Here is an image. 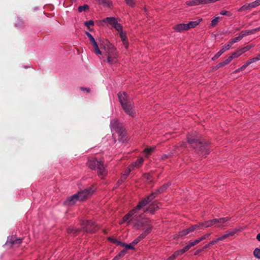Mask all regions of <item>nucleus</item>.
<instances>
[{"label": "nucleus", "mask_w": 260, "mask_h": 260, "mask_svg": "<svg viewBox=\"0 0 260 260\" xmlns=\"http://www.w3.org/2000/svg\"><path fill=\"white\" fill-rule=\"evenodd\" d=\"M174 28L177 31H181L183 30H188L187 24L184 23L177 24L174 27Z\"/></svg>", "instance_id": "nucleus-19"}, {"label": "nucleus", "mask_w": 260, "mask_h": 260, "mask_svg": "<svg viewBox=\"0 0 260 260\" xmlns=\"http://www.w3.org/2000/svg\"><path fill=\"white\" fill-rule=\"evenodd\" d=\"M219 241L218 240V238H216V239H215L212 241H211L209 243L211 245V246H212V245L214 244L215 243H216L217 242H218Z\"/></svg>", "instance_id": "nucleus-51"}, {"label": "nucleus", "mask_w": 260, "mask_h": 260, "mask_svg": "<svg viewBox=\"0 0 260 260\" xmlns=\"http://www.w3.org/2000/svg\"><path fill=\"white\" fill-rule=\"evenodd\" d=\"M100 53H95L103 61L110 66L116 64L118 62V54L116 48L109 41H103L100 46Z\"/></svg>", "instance_id": "nucleus-2"}, {"label": "nucleus", "mask_w": 260, "mask_h": 260, "mask_svg": "<svg viewBox=\"0 0 260 260\" xmlns=\"http://www.w3.org/2000/svg\"><path fill=\"white\" fill-rule=\"evenodd\" d=\"M242 230V229L235 228V229L229 230L227 231L226 232L228 234V237H229L230 236H233L236 233H237L239 231H241Z\"/></svg>", "instance_id": "nucleus-23"}, {"label": "nucleus", "mask_w": 260, "mask_h": 260, "mask_svg": "<svg viewBox=\"0 0 260 260\" xmlns=\"http://www.w3.org/2000/svg\"><path fill=\"white\" fill-rule=\"evenodd\" d=\"M103 22L108 23L112 27H114L118 34L123 43V45L126 49L128 48V41L126 36V31L123 29L122 25L118 23L117 20L114 17H107L103 20Z\"/></svg>", "instance_id": "nucleus-3"}, {"label": "nucleus", "mask_w": 260, "mask_h": 260, "mask_svg": "<svg viewBox=\"0 0 260 260\" xmlns=\"http://www.w3.org/2000/svg\"><path fill=\"white\" fill-rule=\"evenodd\" d=\"M202 19H198L195 21H190L187 24V29H190L191 28H194L198 25L200 24V23L202 21Z\"/></svg>", "instance_id": "nucleus-20"}, {"label": "nucleus", "mask_w": 260, "mask_h": 260, "mask_svg": "<svg viewBox=\"0 0 260 260\" xmlns=\"http://www.w3.org/2000/svg\"><path fill=\"white\" fill-rule=\"evenodd\" d=\"M253 255L257 258L260 259V246L254 250Z\"/></svg>", "instance_id": "nucleus-29"}, {"label": "nucleus", "mask_w": 260, "mask_h": 260, "mask_svg": "<svg viewBox=\"0 0 260 260\" xmlns=\"http://www.w3.org/2000/svg\"><path fill=\"white\" fill-rule=\"evenodd\" d=\"M257 61V58H256V57H253L249 60H248L245 64L244 66L247 68L249 65H250L251 63L255 62Z\"/></svg>", "instance_id": "nucleus-30"}, {"label": "nucleus", "mask_w": 260, "mask_h": 260, "mask_svg": "<svg viewBox=\"0 0 260 260\" xmlns=\"http://www.w3.org/2000/svg\"><path fill=\"white\" fill-rule=\"evenodd\" d=\"M144 179L148 182L151 181V177L149 174H146L144 175Z\"/></svg>", "instance_id": "nucleus-41"}, {"label": "nucleus", "mask_w": 260, "mask_h": 260, "mask_svg": "<svg viewBox=\"0 0 260 260\" xmlns=\"http://www.w3.org/2000/svg\"><path fill=\"white\" fill-rule=\"evenodd\" d=\"M257 240L260 242V233L258 234L256 236Z\"/></svg>", "instance_id": "nucleus-57"}, {"label": "nucleus", "mask_w": 260, "mask_h": 260, "mask_svg": "<svg viewBox=\"0 0 260 260\" xmlns=\"http://www.w3.org/2000/svg\"><path fill=\"white\" fill-rule=\"evenodd\" d=\"M118 96L125 112L127 115L134 117L136 111L132 99L124 91L119 92Z\"/></svg>", "instance_id": "nucleus-4"}, {"label": "nucleus", "mask_w": 260, "mask_h": 260, "mask_svg": "<svg viewBox=\"0 0 260 260\" xmlns=\"http://www.w3.org/2000/svg\"><path fill=\"white\" fill-rule=\"evenodd\" d=\"M230 62H229V60H228V59H226L225 60L217 64L216 66L214 68V69L217 70L218 69L222 68L228 64Z\"/></svg>", "instance_id": "nucleus-26"}, {"label": "nucleus", "mask_w": 260, "mask_h": 260, "mask_svg": "<svg viewBox=\"0 0 260 260\" xmlns=\"http://www.w3.org/2000/svg\"><path fill=\"white\" fill-rule=\"evenodd\" d=\"M231 48L230 44H226L224 45L222 48L212 58L213 60L217 59L222 53L230 49Z\"/></svg>", "instance_id": "nucleus-15"}, {"label": "nucleus", "mask_w": 260, "mask_h": 260, "mask_svg": "<svg viewBox=\"0 0 260 260\" xmlns=\"http://www.w3.org/2000/svg\"><path fill=\"white\" fill-rule=\"evenodd\" d=\"M216 219L214 218L209 220L205 221L204 222L205 228H210V227H216Z\"/></svg>", "instance_id": "nucleus-18"}, {"label": "nucleus", "mask_w": 260, "mask_h": 260, "mask_svg": "<svg viewBox=\"0 0 260 260\" xmlns=\"http://www.w3.org/2000/svg\"><path fill=\"white\" fill-rule=\"evenodd\" d=\"M143 158L142 157H140V158L138 159L136 162L133 163L132 164H134V170L136 168H139L143 164Z\"/></svg>", "instance_id": "nucleus-25"}, {"label": "nucleus", "mask_w": 260, "mask_h": 260, "mask_svg": "<svg viewBox=\"0 0 260 260\" xmlns=\"http://www.w3.org/2000/svg\"><path fill=\"white\" fill-rule=\"evenodd\" d=\"M242 54V52L241 51V49H239L236 51L235 52H234V53H233L232 55H233V57H234V58H237L241 55Z\"/></svg>", "instance_id": "nucleus-31"}, {"label": "nucleus", "mask_w": 260, "mask_h": 260, "mask_svg": "<svg viewBox=\"0 0 260 260\" xmlns=\"http://www.w3.org/2000/svg\"><path fill=\"white\" fill-rule=\"evenodd\" d=\"M188 229L189 230V233L192 232L197 230L194 225L189 227Z\"/></svg>", "instance_id": "nucleus-50"}, {"label": "nucleus", "mask_w": 260, "mask_h": 260, "mask_svg": "<svg viewBox=\"0 0 260 260\" xmlns=\"http://www.w3.org/2000/svg\"><path fill=\"white\" fill-rule=\"evenodd\" d=\"M258 0H256L250 3H246L240 8L238 10V12H243L247 10H250L251 9L254 8L259 6Z\"/></svg>", "instance_id": "nucleus-8"}, {"label": "nucleus", "mask_w": 260, "mask_h": 260, "mask_svg": "<svg viewBox=\"0 0 260 260\" xmlns=\"http://www.w3.org/2000/svg\"><path fill=\"white\" fill-rule=\"evenodd\" d=\"M189 233V232L187 228L186 229H185V230L181 231L179 234V236L180 237L185 236Z\"/></svg>", "instance_id": "nucleus-36"}, {"label": "nucleus", "mask_w": 260, "mask_h": 260, "mask_svg": "<svg viewBox=\"0 0 260 260\" xmlns=\"http://www.w3.org/2000/svg\"><path fill=\"white\" fill-rule=\"evenodd\" d=\"M234 58V57H233V55L232 54L231 55H230V56L228 57L227 59H228V60H229V62H230Z\"/></svg>", "instance_id": "nucleus-54"}, {"label": "nucleus", "mask_w": 260, "mask_h": 260, "mask_svg": "<svg viewBox=\"0 0 260 260\" xmlns=\"http://www.w3.org/2000/svg\"><path fill=\"white\" fill-rule=\"evenodd\" d=\"M192 246H193V245L192 244V243L190 242L185 247V249L187 251L188 250H189Z\"/></svg>", "instance_id": "nucleus-52"}, {"label": "nucleus", "mask_w": 260, "mask_h": 260, "mask_svg": "<svg viewBox=\"0 0 260 260\" xmlns=\"http://www.w3.org/2000/svg\"><path fill=\"white\" fill-rule=\"evenodd\" d=\"M83 91H86L87 92H89L90 90L88 88L81 87L80 88Z\"/></svg>", "instance_id": "nucleus-55"}, {"label": "nucleus", "mask_w": 260, "mask_h": 260, "mask_svg": "<svg viewBox=\"0 0 260 260\" xmlns=\"http://www.w3.org/2000/svg\"><path fill=\"white\" fill-rule=\"evenodd\" d=\"M111 131L117 133L119 135V140L124 142L127 140L126 133L123 129L121 125L116 119H113L111 122Z\"/></svg>", "instance_id": "nucleus-5"}, {"label": "nucleus", "mask_w": 260, "mask_h": 260, "mask_svg": "<svg viewBox=\"0 0 260 260\" xmlns=\"http://www.w3.org/2000/svg\"><path fill=\"white\" fill-rule=\"evenodd\" d=\"M126 3L129 6L133 7L135 5L134 0H125Z\"/></svg>", "instance_id": "nucleus-45"}, {"label": "nucleus", "mask_w": 260, "mask_h": 260, "mask_svg": "<svg viewBox=\"0 0 260 260\" xmlns=\"http://www.w3.org/2000/svg\"><path fill=\"white\" fill-rule=\"evenodd\" d=\"M125 250H123L120 252V253L118 254V257L119 258V257L123 256L125 254Z\"/></svg>", "instance_id": "nucleus-53"}, {"label": "nucleus", "mask_w": 260, "mask_h": 260, "mask_svg": "<svg viewBox=\"0 0 260 260\" xmlns=\"http://www.w3.org/2000/svg\"><path fill=\"white\" fill-rule=\"evenodd\" d=\"M134 170V164H131L125 171L122 175V178L125 179L129 175V173Z\"/></svg>", "instance_id": "nucleus-21"}, {"label": "nucleus", "mask_w": 260, "mask_h": 260, "mask_svg": "<svg viewBox=\"0 0 260 260\" xmlns=\"http://www.w3.org/2000/svg\"><path fill=\"white\" fill-rule=\"evenodd\" d=\"M253 47L251 45H247L245 47H244L243 48H240L241 51L242 52L243 54L247 51L249 50L252 47Z\"/></svg>", "instance_id": "nucleus-32"}, {"label": "nucleus", "mask_w": 260, "mask_h": 260, "mask_svg": "<svg viewBox=\"0 0 260 260\" xmlns=\"http://www.w3.org/2000/svg\"><path fill=\"white\" fill-rule=\"evenodd\" d=\"M155 196L154 193H152L147 197L146 198L142 200L140 203L137 206L135 209L131 211L128 214L124 216L122 220L119 222L120 224H122L123 222L129 221L132 219L131 217L134 215V217H137L138 214H141L145 212L148 211L151 213H153L155 209L158 208V203H153L151 204L148 208H145V206L150 202H151Z\"/></svg>", "instance_id": "nucleus-1"}, {"label": "nucleus", "mask_w": 260, "mask_h": 260, "mask_svg": "<svg viewBox=\"0 0 260 260\" xmlns=\"http://www.w3.org/2000/svg\"><path fill=\"white\" fill-rule=\"evenodd\" d=\"M188 142L191 144L195 143L198 145L197 148L199 153L202 157H205L209 153V149L207 145L203 144L198 140L194 139H188Z\"/></svg>", "instance_id": "nucleus-6"}, {"label": "nucleus", "mask_w": 260, "mask_h": 260, "mask_svg": "<svg viewBox=\"0 0 260 260\" xmlns=\"http://www.w3.org/2000/svg\"><path fill=\"white\" fill-rule=\"evenodd\" d=\"M256 58H257V61L260 60V54H258L257 56L256 57Z\"/></svg>", "instance_id": "nucleus-58"}, {"label": "nucleus", "mask_w": 260, "mask_h": 260, "mask_svg": "<svg viewBox=\"0 0 260 260\" xmlns=\"http://www.w3.org/2000/svg\"><path fill=\"white\" fill-rule=\"evenodd\" d=\"M109 239L111 240L112 242L116 243L117 245H120L123 247H125L126 249H134V245L133 244H132V243L129 244H126L125 243L119 242L114 239L109 238Z\"/></svg>", "instance_id": "nucleus-17"}, {"label": "nucleus", "mask_w": 260, "mask_h": 260, "mask_svg": "<svg viewBox=\"0 0 260 260\" xmlns=\"http://www.w3.org/2000/svg\"><path fill=\"white\" fill-rule=\"evenodd\" d=\"M211 246V245L210 243H208L207 244L205 245L204 247L203 248V249H206L207 248H208L209 247Z\"/></svg>", "instance_id": "nucleus-56"}, {"label": "nucleus", "mask_w": 260, "mask_h": 260, "mask_svg": "<svg viewBox=\"0 0 260 260\" xmlns=\"http://www.w3.org/2000/svg\"><path fill=\"white\" fill-rule=\"evenodd\" d=\"M188 229L189 230V233L192 232L197 230L194 225L189 227Z\"/></svg>", "instance_id": "nucleus-49"}, {"label": "nucleus", "mask_w": 260, "mask_h": 260, "mask_svg": "<svg viewBox=\"0 0 260 260\" xmlns=\"http://www.w3.org/2000/svg\"><path fill=\"white\" fill-rule=\"evenodd\" d=\"M194 225L197 230H204L205 228L204 222H200Z\"/></svg>", "instance_id": "nucleus-38"}, {"label": "nucleus", "mask_w": 260, "mask_h": 260, "mask_svg": "<svg viewBox=\"0 0 260 260\" xmlns=\"http://www.w3.org/2000/svg\"><path fill=\"white\" fill-rule=\"evenodd\" d=\"M211 233H207V234L204 235L203 236H202V237H200L199 239H201V241H202L203 240L209 238V237L211 235Z\"/></svg>", "instance_id": "nucleus-40"}, {"label": "nucleus", "mask_w": 260, "mask_h": 260, "mask_svg": "<svg viewBox=\"0 0 260 260\" xmlns=\"http://www.w3.org/2000/svg\"><path fill=\"white\" fill-rule=\"evenodd\" d=\"M257 30H260V27L259 28L253 29L252 30L249 31L247 33L243 34L239 36L238 37H235V38L233 39L232 40L229 41L228 44H230V47H231V46L233 44H234V43H235L237 42L238 41H240V40H241L244 36L248 35L249 33H253V31H255Z\"/></svg>", "instance_id": "nucleus-12"}, {"label": "nucleus", "mask_w": 260, "mask_h": 260, "mask_svg": "<svg viewBox=\"0 0 260 260\" xmlns=\"http://www.w3.org/2000/svg\"><path fill=\"white\" fill-rule=\"evenodd\" d=\"M228 237H229L228 236V234H227L226 232H225V233L224 235H223L221 236L220 237H218V240L219 241H222V240H224L225 239H226V238H227Z\"/></svg>", "instance_id": "nucleus-42"}, {"label": "nucleus", "mask_w": 260, "mask_h": 260, "mask_svg": "<svg viewBox=\"0 0 260 260\" xmlns=\"http://www.w3.org/2000/svg\"><path fill=\"white\" fill-rule=\"evenodd\" d=\"M202 250H203V249H199V250H197V253L200 252Z\"/></svg>", "instance_id": "nucleus-60"}, {"label": "nucleus", "mask_w": 260, "mask_h": 260, "mask_svg": "<svg viewBox=\"0 0 260 260\" xmlns=\"http://www.w3.org/2000/svg\"><path fill=\"white\" fill-rule=\"evenodd\" d=\"M154 147L146 148L144 150V154L145 156L148 157L154 151Z\"/></svg>", "instance_id": "nucleus-24"}, {"label": "nucleus", "mask_w": 260, "mask_h": 260, "mask_svg": "<svg viewBox=\"0 0 260 260\" xmlns=\"http://www.w3.org/2000/svg\"><path fill=\"white\" fill-rule=\"evenodd\" d=\"M201 242V239L199 238L196 239L194 241H192V242H191L192 243V244H193V246L197 245V244H198L199 243H200Z\"/></svg>", "instance_id": "nucleus-47"}, {"label": "nucleus", "mask_w": 260, "mask_h": 260, "mask_svg": "<svg viewBox=\"0 0 260 260\" xmlns=\"http://www.w3.org/2000/svg\"><path fill=\"white\" fill-rule=\"evenodd\" d=\"M88 6L86 5H85L83 6H80L78 8V11L80 12H82V11H85L86 9H88Z\"/></svg>", "instance_id": "nucleus-39"}, {"label": "nucleus", "mask_w": 260, "mask_h": 260, "mask_svg": "<svg viewBox=\"0 0 260 260\" xmlns=\"http://www.w3.org/2000/svg\"><path fill=\"white\" fill-rule=\"evenodd\" d=\"M96 188L94 185H92L88 188L79 191L77 193L80 201H83L90 197L96 190Z\"/></svg>", "instance_id": "nucleus-7"}, {"label": "nucleus", "mask_w": 260, "mask_h": 260, "mask_svg": "<svg viewBox=\"0 0 260 260\" xmlns=\"http://www.w3.org/2000/svg\"><path fill=\"white\" fill-rule=\"evenodd\" d=\"M201 242V239L199 238L196 239L194 241H192V242H191L192 243V244H193V246L197 245V244H198L199 243H200Z\"/></svg>", "instance_id": "nucleus-48"}, {"label": "nucleus", "mask_w": 260, "mask_h": 260, "mask_svg": "<svg viewBox=\"0 0 260 260\" xmlns=\"http://www.w3.org/2000/svg\"><path fill=\"white\" fill-rule=\"evenodd\" d=\"M98 176L101 178H104L107 174V171L106 170L105 165L102 162L100 165L97 167Z\"/></svg>", "instance_id": "nucleus-11"}, {"label": "nucleus", "mask_w": 260, "mask_h": 260, "mask_svg": "<svg viewBox=\"0 0 260 260\" xmlns=\"http://www.w3.org/2000/svg\"><path fill=\"white\" fill-rule=\"evenodd\" d=\"M258 3H259V4L260 5V0H258Z\"/></svg>", "instance_id": "nucleus-62"}, {"label": "nucleus", "mask_w": 260, "mask_h": 260, "mask_svg": "<svg viewBox=\"0 0 260 260\" xmlns=\"http://www.w3.org/2000/svg\"><path fill=\"white\" fill-rule=\"evenodd\" d=\"M199 3L200 5H205L211 3H213L212 0H199Z\"/></svg>", "instance_id": "nucleus-35"}, {"label": "nucleus", "mask_w": 260, "mask_h": 260, "mask_svg": "<svg viewBox=\"0 0 260 260\" xmlns=\"http://www.w3.org/2000/svg\"><path fill=\"white\" fill-rule=\"evenodd\" d=\"M220 19L219 17H215L211 22V26L214 27L217 24L218 21Z\"/></svg>", "instance_id": "nucleus-33"}, {"label": "nucleus", "mask_w": 260, "mask_h": 260, "mask_svg": "<svg viewBox=\"0 0 260 260\" xmlns=\"http://www.w3.org/2000/svg\"><path fill=\"white\" fill-rule=\"evenodd\" d=\"M80 201L78 194H75L69 198L66 201V203L68 205L71 206L74 205L76 202Z\"/></svg>", "instance_id": "nucleus-16"}, {"label": "nucleus", "mask_w": 260, "mask_h": 260, "mask_svg": "<svg viewBox=\"0 0 260 260\" xmlns=\"http://www.w3.org/2000/svg\"><path fill=\"white\" fill-rule=\"evenodd\" d=\"M246 67L244 66V64L243 66H242L241 68L236 70L233 73L234 74H236L240 71H243L245 69H246Z\"/></svg>", "instance_id": "nucleus-43"}, {"label": "nucleus", "mask_w": 260, "mask_h": 260, "mask_svg": "<svg viewBox=\"0 0 260 260\" xmlns=\"http://www.w3.org/2000/svg\"><path fill=\"white\" fill-rule=\"evenodd\" d=\"M141 226L144 227L143 230L144 232L143 234H146V236L148 235L151 231L152 227L149 223L148 219H145L144 221L141 223Z\"/></svg>", "instance_id": "nucleus-13"}, {"label": "nucleus", "mask_w": 260, "mask_h": 260, "mask_svg": "<svg viewBox=\"0 0 260 260\" xmlns=\"http://www.w3.org/2000/svg\"><path fill=\"white\" fill-rule=\"evenodd\" d=\"M187 251V250L185 249V247H184L183 249H180L179 250H178L176 251L173 255L169 257L170 260H172L175 258H176L177 256H178L179 255H181L183 254L184 252H185Z\"/></svg>", "instance_id": "nucleus-22"}, {"label": "nucleus", "mask_w": 260, "mask_h": 260, "mask_svg": "<svg viewBox=\"0 0 260 260\" xmlns=\"http://www.w3.org/2000/svg\"><path fill=\"white\" fill-rule=\"evenodd\" d=\"M216 222V227L223 228L228 225V222L231 219V218L226 217L220 218H215Z\"/></svg>", "instance_id": "nucleus-10"}, {"label": "nucleus", "mask_w": 260, "mask_h": 260, "mask_svg": "<svg viewBox=\"0 0 260 260\" xmlns=\"http://www.w3.org/2000/svg\"><path fill=\"white\" fill-rule=\"evenodd\" d=\"M165 186H164L163 187L160 188V190L162 191H163V189H164V188L165 187Z\"/></svg>", "instance_id": "nucleus-61"}, {"label": "nucleus", "mask_w": 260, "mask_h": 260, "mask_svg": "<svg viewBox=\"0 0 260 260\" xmlns=\"http://www.w3.org/2000/svg\"><path fill=\"white\" fill-rule=\"evenodd\" d=\"M98 2H99L100 4H109V0H95Z\"/></svg>", "instance_id": "nucleus-46"}, {"label": "nucleus", "mask_w": 260, "mask_h": 260, "mask_svg": "<svg viewBox=\"0 0 260 260\" xmlns=\"http://www.w3.org/2000/svg\"><path fill=\"white\" fill-rule=\"evenodd\" d=\"M22 242V239H17L16 240H11L10 241V243L12 245H19Z\"/></svg>", "instance_id": "nucleus-34"}, {"label": "nucleus", "mask_w": 260, "mask_h": 260, "mask_svg": "<svg viewBox=\"0 0 260 260\" xmlns=\"http://www.w3.org/2000/svg\"><path fill=\"white\" fill-rule=\"evenodd\" d=\"M220 14L222 15H228L229 16H231L232 15V14L230 12L226 10L221 11Z\"/></svg>", "instance_id": "nucleus-44"}, {"label": "nucleus", "mask_w": 260, "mask_h": 260, "mask_svg": "<svg viewBox=\"0 0 260 260\" xmlns=\"http://www.w3.org/2000/svg\"><path fill=\"white\" fill-rule=\"evenodd\" d=\"M146 237V234H142L137 239H136L133 242V245L137 244L141 239Z\"/></svg>", "instance_id": "nucleus-28"}, {"label": "nucleus", "mask_w": 260, "mask_h": 260, "mask_svg": "<svg viewBox=\"0 0 260 260\" xmlns=\"http://www.w3.org/2000/svg\"><path fill=\"white\" fill-rule=\"evenodd\" d=\"M103 161L98 160L95 158H91L87 161V166L89 168L92 170L97 169V167L101 165Z\"/></svg>", "instance_id": "nucleus-9"}, {"label": "nucleus", "mask_w": 260, "mask_h": 260, "mask_svg": "<svg viewBox=\"0 0 260 260\" xmlns=\"http://www.w3.org/2000/svg\"><path fill=\"white\" fill-rule=\"evenodd\" d=\"M186 4L189 6L199 5V0H189L186 2Z\"/></svg>", "instance_id": "nucleus-27"}, {"label": "nucleus", "mask_w": 260, "mask_h": 260, "mask_svg": "<svg viewBox=\"0 0 260 260\" xmlns=\"http://www.w3.org/2000/svg\"><path fill=\"white\" fill-rule=\"evenodd\" d=\"M119 258L118 257V256H116L114 259L112 260H118Z\"/></svg>", "instance_id": "nucleus-59"}, {"label": "nucleus", "mask_w": 260, "mask_h": 260, "mask_svg": "<svg viewBox=\"0 0 260 260\" xmlns=\"http://www.w3.org/2000/svg\"><path fill=\"white\" fill-rule=\"evenodd\" d=\"M84 24L88 27L89 30H91L90 27V26H93L94 25V22L92 20H89L88 21L85 22Z\"/></svg>", "instance_id": "nucleus-37"}, {"label": "nucleus", "mask_w": 260, "mask_h": 260, "mask_svg": "<svg viewBox=\"0 0 260 260\" xmlns=\"http://www.w3.org/2000/svg\"><path fill=\"white\" fill-rule=\"evenodd\" d=\"M86 35L88 37L90 42L92 44L93 47H94V51L95 53H100V48L98 47V45L95 42L94 38L92 37V36L88 32H86Z\"/></svg>", "instance_id": "nucleus-14"}]
</instances>
